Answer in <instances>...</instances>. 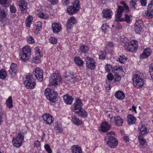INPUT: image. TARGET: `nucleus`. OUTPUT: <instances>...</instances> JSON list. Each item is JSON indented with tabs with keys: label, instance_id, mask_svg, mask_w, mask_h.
Returning <instances> with one entry per match:
<instances>
[{
	"label": "nucleus",
	"instance_id": "1",
	"mask_svg": "<svg viewBox=\"0 0 153 153\" xmlns=\"http://www.w3.org/2000/svg\"><path fill=\"white\" fill-rule=\"evenodd\" d=\"M82 100L79 99H76L74 104V111L79 116L85 117H87V114L85 110L82 108Z\"/></svg>",
	"mask_w": 153,
	"mask_h": 153
},
{
	"label": "nucleus",
	"instance_id": "2",
	"mask_svg": "<svg viewBox=\"0 0 153 153\" xmlns=\"http://www.w3.org/2000/svg\"><path fill=\"white\" fill-rule=\"evenodd\" d=\"M107 117L108 119L110 120L111 122L114 123L117 126H121L124 123V120L119 116H114L112 113H111L108 114Z\"/></svg>",
	"mask_w": 153,
	"mask_h": 153
},
{
	"label": "nucleus",
	"instance_id": "3",
	"mask_svg": "<svg viewBox=\"0 0 153 153\" xmlns=\"http://www.w3.org/2000/svg\"><path fill=\"white\" fill-rule=\"evenodd\" d=\"M132 79L133 85L136 88H140L143 85L144 80L141 74H134L133 76Z\"/></svg>",
	"mask_w": 153,
	"mask_h": 153
},
{
	"label": "nucleus",
	"instance_id": "4",
	"mask_svg": "<svg viewBox=\"0 0 153 153\" xmlns=\"http://www.w3.org/2000/svg\"><path fill=\"white\" fill-rule=\"evenodd\" d=\"M44 94L51 102H53L56 101L57 94L53 89L51 90L48 88H46L45 90Z\"/></svg>",
	"mask_w": 153,
	"mask_h": 153
},
{
	"label": "nucleus",
	"instance_id": "5",
	"mask_svg": "<svg viewBox=\"0 0 153 153\" xmlns=\"http://www.w3.org/2000/svg\"><path fill=\"white\" fill-rule=\"evenodd\" d=\"M31 49L28 46H26L22 48V53L20 56L21 59L25 61L29 59L31 55Z\"/></svg>",
	"mask_w": 153,
	"mask_h": 153
},
{
	"label": "nucleus",
	"instance_id": "6",
	"mask_svg": "<svg viewBox=\"0 0 153 153\" xmlns=\"http://www.w3.org/2000/svg\"><path fill=\"white\" fill-rule=\"evenodd\" d=\"M72 5L67 9V12L71 15L77 13L79 11L80 8L79 1L78 0H75L72 3Z\"/></svg>",
	"mask_w": 153,
	"mask_h": 153
},
{
	"label": "nucleus",
	"instance_id": "7",
	"mask_svg": "<svg viewBox=\"0 0 153 153\" xmlns=\"http://www.w3.org/2000/svg\"><path fill=\"white\" fill-rule=\"evenodd\" d=\"M25 87L28 89H32L35 85L34 79L31 74H29L26 76V80L24 82Z\"/></svg>",
	"mask_w": 153,
	"mask_h": 153
},
{
	"label": "nucleus",
	"instance_id": "8",
	"mask_svg": "<svg viewBox=\"0 0 153 153\" xmlns=\"http://www.w3.org/2000/svg\"><path fill=\"white\" fill-rule=\"evenodd\" d=\"M105 139L107 141L106 144L111 148L115 147L118 144L117 141L113 137L106 136Z\"/></svg>",
	"mask_w": 153,
	"mask_h": 153
},
{
	"label": "nucleus",
	"instance_id": "9",
	"mask_svg": "<svg viewBox=\"0 0 153 153\" xmlns=\"http://www.w3.org/2000/svg\"><path fill=\"white\" fill-rule=\"evenodd\" d=\"M24 138V136L21 134L18 133L17 136L13 138V146L17 147L21 146Z\"/></svg>",
	"mask_w": 153,
	"mask_h": 153
},
{
	"label": "nucleus",
	"instance_id": "10",
	"mask_svg": "<svg viewBox=\"0 0 153 153\" xmlns=\"http://www.w3.org/2000/svg\"><path fill=\"white\" fill-rule=\"evenodd\" d=\"M87 67L90 69L93 70L95 68L97 63L95 60L86 56L85 57Z\"/></svg>",
	"mask_w": 153,
	"mask_h": 153
},
{
	"label": "nucleus",
	"instance_id": "11",
	"mask_svg": "<svg viewBox=\"0 0 153 153\" xmlns=\"http://www.w3.org/2000/svg\"><path fill=\"white\" fill-rule=\"evenodd\" d=\"M60 77L58 73L52 74L49 80V82L52 85H56L61 81Z\"/></svg>",
	"mask_w": 153,
	"mask_h": 153
},
{
	"label": "nucleus",
	"instance_id": "12",
	"mask_svg": "<svg viewBox=\"0 0 153 153\" xmlns=\"http://www.w3.org/2000/svg\"><path fill=\"white\" fill-rule=\"evenodd\" d=\"M36 78L40 82H41L43 79V71L40 68H34L33 71Z\"/></svg>",
	"mask_w": 153,
	"mask_h": 153
},
{
	"label": "nucleus",
	"instance_id": "13",
	"mask_svg": "<svg viewBox=\"0 0 153 153\" xmlns=\"http://www.w3.org/2000/svg\"><path fill=\"white\" fill-rule=\"evenodd\" d=\"M138 47V43L136 40H132L129 43L128 50L130 52H133L136 50Z\"/></svg>",
	"mask_w": 153,
	"mask_h": 153
},
{
	"label": "nucleus",
	"instance_id": "14",
	"mask_svg": "<svg viewBox=\"0 0 153 153\" xmlns=\"http://www.w3.org/2000/svg\"><path fill=\"white\" fill-rule=\"evenodd\" d=\"M43 120L48 124H51L53 121L54 118L49 114H45L42 116Z\"/></svg>",
	"mask_w": 153,
	"mask_h": 153
},
{
	"label": "nucleus",
	"instance_id": "15",
	"mask_svg": "<svg viewBox=\"0 0 153 153\" xmlns=\"http://www.w3.org/2000/svg\"><path fill=\"white\" fill-rule=\"evenodd\" d=\"M52 28L54 33H57L61 31L62 28L60 23H55L52 24Z\"/></svg>",
	"mask_w": 153,
	"mask_h": 153
},
{
	"label": "nucleus",
	"instance_id": "16",
	"mask_svg": "<svg viewBox=\"0 0 153 153\" xmlns=\"http://www.w3.org/2000/svg\"><path fill=\"white\" fill-rule=\"evenodd\" d=\"M110 128V126L108 125L107 122H105L101 124L99 128V131L102 132H106L109 130Z\"/></svg>",
	"mask_w": 153,
	"mask_h": 153
},
{
	"label": "nucleus",
	"instance_id": "17",
	"mask_svg": "<svg viewBox=\"0 0 153 153\" xmlns=\"http://www.w3.org/2000/svg\"><path fill=\"white\" fill-rule=\"evenodd\" d=\"M103 18L105 19H111L113 14L112 11L109 9H105L102 11Z\"/></svg>",
	"mask_w": 153,
	"mask_h": 153
},
{
	"label": "nucleus",
	"instance_id": "18",
	"mask_svg": "<svg viewBox=\"0 0 153 153\" xmlns=\"http://www.w3.org/2000/svg\"><path fill=\"white\" fill-rule=\"evenodd\" d=\"M152 51L149 48H145L143 51V53L140 55V58L143 59L147 58L151 54Z\"/></svg>",
	"mask_w": 153,
	"mask_h": 153
},
{
	"label": "nucleus",
	"instance_id": "19",
	"mask_svg": "<svg viewBox=\"0 0 153 153\" xmlns=\"http://www.w3.org/2000/svg\"><path fill=\"white\" fill-rule=\"evenodd\" d=\"M17 68V65L15 63H12L11 64L10 69L9 70V74L12 76H14L16 71Z\"/></svg>",
	"mask_w": 153,
	"mask_h": 153
},
{
	"label": "nucleus",
	"instance_id": "20",
	"mask_svg": "<svg viewBox=\"0 0 153 153\" xmlns=\"http://www.w3.org/2000/svg\"><path fill=\"white\" fill-rule=\"evenodd\" d=\"M124 10V8L122 6H119L117 9V13L115 14L116 19H124L123 18L120 19L122 15V13Z\"/></svg>",
	"mask_w": 153,
	"mask_h": 153
},
{
	"label": "nucleus",
	"instance_id": "21",
	"mask_svg": "<svg viewBox=\"0 0 153 153\" xmlns=\"http://www.w3.org/2000/svg\"><path fill=\"white\" fill-rule=\"evenodd\" d=\"M18 2V4L21 10L23 13H25L26 11L25 9L26 8L27 3L25 0H20Z\"/></svg>",
	"mask_w": 153,
	"mask_h": 153
},
{
	"label": "nucleus",
	"instance_id": "22",
	"mask_svg": "<svg viewBox=\"0 0 153 153\" xmlns=\"http://www.w3.org/2000/svg\"><path fill=\"white\" fill-rule=\"evenodd\" d=\"M127 119V122L130 125L134 124L136 121V118L132 114H128Z\"/></svg>",
	"mask_w": 153,
	"mask_h": 153
},
{
	"label": "nucleus",
	"instance_id": "23",
	"mask_svg": "<svg viewBox=\"0 0 153 153\" xmlns=\"http://www.w3.org/2000/svg\"><path fill=\"white\" fill-rule=\"evenodd\" d=\"M139 131L140 133L143 135H144L148 133L147 128L145 126L144 124L141 123L138 126Z\"/></svg>",
	"mask_w": 153,
	"mask_h": 153
},
{
	"label": "nucleus",
	"instance_id": "24",
	"mask_svg": "<svg viewBox=\"0 0 153 153\" xmlns=\"http://www.w3.org/2000/svg\"><path fill=\"white\" fill-rule=\"evenodd\" d=\"M146 16L149 19L153 18V5H152L149 4Z\"/></svg>",
	"mask_w": 153,
	"mask_h": 153
},
{
	"label": "nucleus",
	"instance_id": "25",
	"mask_svg": "<svg viewBox=\"0 0 153 153\" xmlns=\"http://www.w3.org/2000/svg\"><path fill=\"white\" fill-rule=\"evenodd\" d=\"M115 97L117 99L122 100L125 97V94L124 92L120 90H118L115 92Z\"/></svg>",
	"mask_w": 153,
	"mask_h": 153
},
{
	"label": "nucleus",
	"instance_id": "26",
	"mask_svg": "<svg viewBox=\"0 0 153 153\" xmlns=\"http://www.w3.org/2000/svg\"><path fill=\"white\" fill-rule=\"evenodd\" d=\"M63 99L65 103L67 105L71 104L73 100L72 97L67 94L64 96Z\"/></svg>",
	"mask_w": 153,
	"mask_h": 153
},
{
	"label": "nucleus",
	"instance_id": "27",
	"mask_svg": "<svg viewBox=\"0 0 153 153\" xmlns=\"http://www.w3.org/2000/svg\"><path fill=\"white\" fill-rule=\"evenodd\" d=\"M77 22L76 20H68L67 22V30L69 31L70 29L71 28L74 24Z\"/></svg>",
	"mask_w": 153,
	"mask_h": 153
},
{
	"label": "nucleus",
	"instance_id": "28",
	"mask_svg": "<svg viewBox=\"0 0 153 153\" xmlns=\"http://www.w3.org/2000/svg\"><path fill=\"white\" fill-rule=\"evenodd\" d=\"M71 121L74 123L76 126L80 125L82 123L81 120H79L76 116H72L71 117Z\"/></svg>",
	"mask_w": 153,
	"mask_h": 153
},
{
	"label": "nucleus",
	"instance_id": "29",
	"mask_svg": "<svg viewBox=\"0 0 153 153\" xmlns=\"http://www.w3.org/2000/svg\"><path fill=\"white\" fill-rule=\"evenodd\" d=\"M71 151L72 153H82L81 148L78 146L74 145L71 148Z\"/></svg>",
	"mask_w": 153,
	"mask_h": 153
},
{
	"label": "nucleus",
	"instance_id": "30",
	"mask_svg": "<svg viewBox=\"0 0 153 153\" xmlns=\"http://www.w3.org/2000/svg\"><path fill=\"white\" fill-rule=\"evenodd\" d=\"M6 104L7 107L11 108L13 107V101L11 96L9 97L8 98L6 101Z\"/></svg>",
	"mask_w": 153,
	"mask_h": 153
},
{
	"label": "nucleus",
	"instance_id": "31",
	"mask_svg": "<svg viewBox=\"0 0 153 153\" xmlns=\"http://www.w3.org/2000/svg\"><path fill=\"white\" fill-rule=\"evenodd\" d=\"M74 61L79 66H82L83 64V61L78 57H76L74 58Z\"/></svg>",
	"mask_w": 153,
	"mask_h": 153
},
{
	"label": "nucleus",
	"instance_id": "32",
	"mask_svg": "<svg viewBox=\"0 0 153 153\" xmlns=\"http://www.w3.org/2000/svg\"><path fill=\"white\" fill-rule=\"evenodd\" d=\"M7 76V72L4 69H1L0 71V78L2 79H4Z\"/></svg>",
	"mask_w": 153,
	"mask_h": 153
},
{
	"label": "nucleus",
	"instance_id": "33",
	"mask_svg": "<svg viewBox=\"0 0 153 153\" xmlns=\"http://www.w3.org/2000/svg\"><path fill=\"white\" fill-rule=\"evenodd\" d=\"M134 30L135 32L137 34H140L143 31L142 27L135 26Z\"/></svg>",
	"mask_w": 153,
	"mask_h": 153
},
{
	"label": "nucleus",
	"instance_id": "34",
	"mask_svg": "<svg viewBox=\"0 0 153 153\" xmlns=\"http://www.w3.org/2000/svg\"><path fill=\"white\" fill-rule=\"evenodd\" d=\"M80 50L82 53H85L88 51H89V48L87 46L83 45L80 47Z\"/></svg>",
	"mask_w": 153,
	"mask_h": 153
},
{
	"label": "nucleus",
	"instance_id": "35",
	"mask_svg": "<svg viewBox=\"0 0 153 153\" xmlns=\"http://www.w3.org/2000/svg\"><path fill=\"white\" fill-rule=\"evenodd\" d=\"M123 68L121 66L117 65L114 67L112 68V72L114 73H117V71H120L122 70Z\"/></svg>",
	"mask_w": 153,
	"mask_h": 153
},
{
	"label": "nucleus",
	"instance_id": "36",
	"mask_svg": "<svg viewBox=\"0 0 153 153\" xmlns=\"http://www.w3.org/2000/svg\"><path fill=\"white\" fill-rule=\"evenodd\" d=\"M7 2V0H0V4L4 7L7 8L9 5Z\"/></svg>",
	"mask_w": 153,
	"mask_h": 153
},
{
	"label": "nucleus",
	"instance_id": "37",
	"mask_svg": "<svg viewBox=\"0 0 153 153\" xmlns=\"http://www.w3.org/2000/svg\"><path fill=\"white\" fill-rule=\"evenodd\" d=\"M138 139L140 143V144L142 146L144 145L146 143V140L143 138V136L141 135L139 136Z\"/></svg>",
	"mask_w": 153,
	"mask_h": 153
},
{
	"label": "nucleus",
	"instance_id": "38",
	"mask_svg": "<svg viewBox=\"0 0 153 153\" xmlns=\"http://www.w3.org/2000/svg\"><path fill=\"white\" fill-rule=\"evenodd\" d=\"M49 42L52 44H56L57 42V38L53 36H51L49 38Z\"/></svg>",
	"mask_w": 153,
	"mask_h": 153
},
{
	"label": "nucleus",
	"instance_id": "39",
	"mask_svg": "<svg viewBox=\"0 0 153 153\" xmlns=\"http://www.w3.org/2000/svg\"><path fill=\"white\" fill-rule=\"evenodd\" d=\"M127 59V58L125 56H120L118 58V61L121 63H124Z\"/></svg>",
	"mask_w": 153,
	"mask_h": 153
},
{
	"label": "nucleus",
	"instance_id": "40",
	"mask_svg": "<svg viewBox=\"0 0 153 153\" xmlns=\"http://www.w3.org/2000/svg\"><path fill=\"white\" fill-rule=\"evenodd\" d=\"M27 42L30 44H33L35 42L34 39L31 36H28L27 37Z\"/></svg>",
	"mask_w": 153,
	"mask_h": 153
},
{
	"label": "nucleus",
	"instance_id": "41",
	"mask_svg": "<svg viewBox=\"0 0 153 153\" xmlns=\"http://www.w3.org/2000/svg\"><path fill=\"white\" fill-rule=\"evenodd\" d=\"M106 53L104 51H101L99 54V58L101 59H105Z\"/></svg>",
	"mask_w": 153,
	"mask_h": 153
},
{
	"label": "nucleus",
	"instance_id": "42",
	"mask_svg": "<svg viewBox=\"0 0 153 153\" xmlns=\"http://www.w3.org/2000/svg\"><path fill=\"white\" fill-rule=\"evenodd\" d=\"M109 27V26L106 24H103L102 27V30L104 33H106Z\"/></svg>",
	"mask_w": 153,
	"mask_h": 153
},
{
	"label": "nucleus",
	"instance_id": "43",
	"mask_svg": "<svg viewBox=\"0 0 153 153\" xmlns=\"http://www.w3.org/2000/svg\"><path fill=\"white\" fill-rule=\"evenodd\" d=\"M57 132L60 133L62 131V128L60 124L58 123L55 129Z\"/></svg>",
	"mask_w": 153,
	"mask_h": 153
},
{
	"label": "nucleus",
	"instance_id": "44",
	"mask_svg": "<svg viewBox=\"0 0 153 153\" xmlns=\"http://www.w3.org/2000/svg\"><path fill=\"white\" fill-rule=\"evenodd\" d=\"M41 56H37L35 55L33 58V61L36 63H39L40 61V57Z\"/></svg>",
	"mask_w": 153,
	"mask_h": 153
},
{
	"label": "nucleus",
	"instance_id": "45",
	"mask_svg": "<svg viewBox=\"0 0 153 153\" xmlns=\"http://www.w3.org/2000/svg\"><path fill=\"white\" fill-rule=\"evenodd\" d=\"M35 55L38 56H41L40 49L38 47L35 48Z\"/></svg>",
	"mask_w": 153,
	"mask_h": 153
},
{
	"label": "nucleus",
	"instance_id": "46",
	"mask_svg": "<svg viewBox=\"0 0 153 153\" xmlns=\"http://www.w3.org/2000/svg\"><path fill=\"white\" fill-rule=\"evenodd\" d=\"M45 149L48 153H52V151L50 147L48 144H45L44 146Z\"/></svg>",
	"mask_w": 153,
	"mask_h": 153
},
{
	"label": "nucleus",
	"instance_id": "47",
	"mask_svg": "<svg viewBox=\"0 0 153 153\" xmlns=\"http://www.w3.org/2000/svg\"><path fill=\"white\" fill-rule=\"evenodd\" d=\"M143 22L142 20H137L135 23V25L137 26L143 27Z\"/></svg>",
	"mask_w": 153,
	"mask_h": 153
},
{
	"label": "nucleus",
	"instance_id": "48",
	"mask_svg": "<svg viewBox=\"0 0 153 153\" xmlns=\"http://www.w3.org/2000/svg\"><path fill=\"white\" fill-rule=\"evenodd\" d=\"M149 71L151 77L153 79V63L150 65Z\"/></svg>",
	"mask_w": 153,
	"mask_h": 153
},
{
	"label": "nucleus",
	"instance_id": "49",
	"mask_svg": "<svg viewBox=\"0 0 153 153\" xmlns=\"http://www.w3.org/2000/svg\"><path fill=\"white\" fill-rule=\"evenodd\" d=\"M149 71L151 77L153 79V63L150 65Z\"/></svg>",
	"mask_w": 153,
	"mask_h": 153
},
{
	"label": "nucleus",
	"instance_id": "50",
	"mask_svg": "<svg viewBox=\"0 0 153 153\" xmlns=\"http://www.w3.org/2000/svg\"><path fill=\"white\" fill-rule=\"evenodd\" d=\"M105 67V70L107 72H109L112 68L111 65L109 64L106 65Z\"/></svg>",
	"mask_w": 153,
	"mask_h": 153
},
{
	"label": "nucleus",
	"instance_id": "51",
	"mask_svg": "<svg viewBox=\"0 0 153 153\" xmlns=\"http://www.w3.org/2000/svg\"><path fill=\"white\" fill-rule=\"evenodd\" d=\"M8 24L7 20H0V25L4 26Z\"/></svg>",
	"mask_w": 153,
	"mask_h": 153
},
{
	"label": "nucleus",
	"instance_id": "52",
	"mask_svg": "<svg viewBox=\"0 0 153 153\" xmlns=\"http://www.w3.org/2000/svg\"><path fill=\"white\" fill-rule=\"evenodd\" d=\"M35 26L37 28L41 29L42 28V22L41 21H39L36 22L35 24Z\"/></svg>",
	"mask_w": 153,
	"mask_h": 153
},
{
	"label": "nucleus",
	"instance_id": "53",
	"mask_svg": "<svg viewBox=\"0 0 153 153\" xmlns=\"http://www.w3.org/2000/svg\"><path fill=\"white\" fill-rule=\"evenodd\" d=\"M121 77L119 74H117L114 78V82H119L121 80Z\"/></svg>",
	"mask_w": 153,
	"mask_h": 153
},
{
	"label": "nucleus",
	"instance_id": "54",
	"mask_svg": "<svg viewBox=\"0 0 153 153\" xmlns=\"http://www.w3.org/2000/svg\"><path fill=\"white\" fill-rule=\"evenodd\" d=\"M38 16L40 18L46 19L48 18L47 16L45 15L42 12L39 13L38 14Z\"/></svg>",
	"mask_w": 153,
	"mask_h": 153
},
{
	"label": "nucleus",
	"instance_id": "55",
	"mask_svg": "<svg viewBox=\"0 0 153 153\" xmlns=\"http://www.w3.org/2000/svg\"><path fill=\"white\" fill-rule=\"evenodd\" d=\"M33 20H26V26L28 27H30L31 24L32 23Z\"/></svg>",
	"mask_w": 153,
	"mask_h": 153
},
{
	"label": "nucleus",
	"instance_id": "56",
	"mask_svg": "<svg viewBox=\"0 0 153 153\" xmlns=\"http://www.w3.org/2000/svg\"><path fill=\"white\" fill-rule=\"evenodd\" d=\"M10 10L12 13H15L16 11L15 7L13 5L10 6Z\"/></svg>",
	"mask_w": 153,
	"mask_h": 153
},
{
	"label": "nucleus",
	"instance_id": "57",
	"mask_svg": "<svg viewBox=\"0 0 153 153\" xmlns=\"http://www.w3.org/2000/svg\"><path fill=\"white\" fill-rule=\"evenodd\" d=\"M113 78V75L111 73H109L107 75V78L109 81H111Z\"/></svg>",
	"mask_w": 153,
	"mask_h": 153
},
{
	"label": "nucleus",
	"instance_id": "58",
	"mask_svg": "<svg viewBox=\"0 0 153 153\" xmlns=\"http://www.w3.org/2000/svg\"><path fill=\"white\" fill-rule=\"evenodd\" d=\"M70 0H62V3L64 6L67 5L69 2Z\"/></svg>",
	"mask_w": 153,
	"mask_h": 153
},
{
	"label": "nucleus",
	"instance_id": "59",
	"mask_svg": "<svg viewBox=\"0 0 153 153\" xmlns=\"http://www.w3.org/2000/svg\"><path fill=\"white\" fill-rule=\"evenodd\" d=\"M6 15L5 12L1 11L0 13V17L1 18H4L6 17Z\"/></svg>",
	"mask_w": 153,
	"mask_h": 153
},
{
	"label": "nucleus",
	"instance_id": "60",
	"mask_svg": "<svg viewBox=\"0 0 153 153\" xmlns=\"http://www.w3.org/2000/svg\"><path fill=\"white\" fill-rule=\"evenodd\" d=\"M34 144L35 147H38L40 145V143L38 140H37L34 142Z\"/></svg>",
	"mask_w": 153,
	"mask_h": 153
},
{
	"label": "nucleus",
	"instance_id": "61",
	"mask_svg": "<svg viewBox=\"0 0 153 153\" xmlns=\"http://www.w3.org/2000/svg\"><path fill=\"white\" fill-rule=\"evenodd\" d=\"M40 28L36 27V29L33 31L34 33L36 35H38L39 33V31H40Z\"/></svg>",
	"mask_w": 153,
	"mask_h": 153
},
{
	"label": "nucleus",
	"instance_id": "62",
	"mask_svg": "<svg viewBox=\"0 0 153 153\" xmlns=\"http://www.w3.org/2000/svg\"><path fill=\"white\" fill-rule=\"evenodd\" d=\"M140 1L143 6H145L146 5L147 3L146 0H140Z\"/></svg>",
	"mask_w": 153,
	"mask_h": 153
},
{
	"label": "nucleus",
	"instance_id": "63",
	"mask_svg": "<svg viewBox=\"0 0 153 153\" xmlns=\"http://www.w3.org/2000/svg\"><path fill=\"white\" fill-rule=\"evenodd\" d=\"M50 3L53 5L56 4L58 2V0H49Z\"/></svg>",
	"mask_w": 153,
	"mask_h": 153
},
{
	"label": "nucleus",
	"instance_id": "64",
	"mask_svg": "<svg viewBox=\"0 0 153 153\" xmlns=\"http://www.w3.org/2000/svg\"><path fill=\"white\" fill-rule=\"evenodd\" d=\"M123 139L126 142H128L130 140L129 137L127 136H125L124 137Z\"/></svg>",
	"mask_w": 153,
	"mask_h": 153
}]
</instances>
